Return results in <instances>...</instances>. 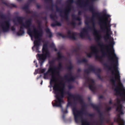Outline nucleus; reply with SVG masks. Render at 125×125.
Listing matches in <instances>:
<instances>
[{"mask_svg":"<svg viewBox=\"0 0 125 125\" xmlns=\"http://www.w3.org/2000/svg\"><path fill=\"white\" fill-rule=\"evenodd\" d=\"M111 60L113 62V64L109 68L112 73L111 81L113 83H117V85H115L114 86L115 91L116 94L120 95L122 100L125 101V88L120 81V76L118 70L117 60Z\"/></svg>","mask_w":125,"mask_h":125,"instance_id":"1","label":"nucleus"},{"mask_svg":"<svg viewBox=\"0 0 125 125\" xmlns=\"http://www.w3.org/2000/svg\"><path fill=\"white\" fill-rule=\"evenodd\" d=\"M48 73H51L52 75L51 79L50 84L52 85L54 84L53 89L54 93L56 94V99L52 103L53 106H60L63 103V101L61 98L59 97L58 94H60L61 96L64 92V86L62 84H59L56 81L54 76L55 72L52 68L50 69L48 71Z\"/></svg>","mask_w":125,"mask_h":125,"instance_id":"2","label":"nucleus"},{"mask_svg":"<svg viewBox=\"0 0 125 125\" xmlns=\"http://www.w3.org/2000/svg\"><path fill=\"white\" fill-rule=\"evenodd\" d=\"M28 33L31 36V39L34 40V46L32 48L36 49L37 50L40 44V38L41 36V34L37 32L35 29L32 31L30 30H28Z\"/></svg>","mask_w":125,"mask_h":125,"instance_id":"3","label":"nucleus"},{"mask_svg":"<svg viewBox=\"0 0 125 125\" xmlns=\"http://www.w3.org/2000/svg\"><path fill=\"white\" fill-rule=\"evenodd\" d=\"M43 54L41 55H40L38 54V55L39 57V60L40 63H43L47 56L48 55V53L46 49H45V46L44 45L42 49Z\"/></svg>","mask_w":125,"mask_h":125,"instance_id":"4","label":"nucleus"},{"mask_svg":"<svg viewBox=\"0 0 125 125\" xmlns=\"http://www.w3.org/2000/svg\"><path fill=\"white\" fill-rule=\"evenodd\" d=\"M120 101L119 99L117 100V107L116 109L117 111L119 113V114H123L125 112L124 108L120 104Z\"/></svg>","mask_w":125,"mask_h":125,"instance_id":"5","label":"nucleus"},{"mask_svg":"<svg viewBox=\"0 0 125 125\" xmlns=\"http://www.w3.org/2000/svg\"><path fill=\"white\" fill-rule=\"evenodd\" d=\"M73 111L74 116L75 120L76 122H77V121L79 116V112L76 109H73Z\"/></svg>","mask_w":125,"mask_h":125,"instance_id":"6","label":"nucleus"},{"mask_svg":"<svg viewBox=\"0 0 125 125\" xmlns=\"http://www.w3.org/2000/svg\"><path fill=\"white\" fill-rule=\"evenodd\" d=\"M110 17V15L106 14L104 16L103 18L102 22L106 26H107V18Z\"/></svg>","mask_w":125,"mask_h":125,"instance_id":"7","label":"nucleus"},{"mask_svg":"<svg viewBox=\"0 0 125 125\" xmlns=\"http://www.w3.org/2000/svg\"><path fill=\"white\" fill-rule=\"evenodd\" d=\"M117 121L119 123V125H124V121L123 119L120 117V115L118 116Z\"/></svg>","mask_w":125,"mask_h":125,"instance_id":"8","label":"nucleus"},{"mask_svg":"<svg viewBox=\"0 0 125 125\" xmlns=\"http://www.w3.org/2000/svg\"><path fill=\"white\" fill-rule=\"evenodd\" d=\"M105 38L107 39H109L110 40V45L112 46L115 43L113 41V39L110 37V36L108 34L106 35Z\"/></svg>","mask_w":125,"mask_h":125,"instance_id":"9","label":"nucleus"},{"mask_svg":"<svg viewBox=\"0 0 125 125\" xmlns=\"http://www.w3.org/2000/svg\"><path fill=\"white\" fill-rule=\"evenodd\" d=\"M94 34L96 38L98 40L99 39L101 38L100 35L98 32L96 31H94Z\"/></svg>","mask_w":125,"mask_h":125,"instance_id":"10","label":"nucleus"},{"mask_svg":"<svg viewBox=\"0 0 125 125\" xmlns=\"http://www.w3.org/2000/svg\"><path fill=\"white\" fill-rule=\"evenodd\" d=\"M91 50L92 52L94 53H95L96 49L94 47H92L91 48Z\"/></svg>","mask_w":125,"mask_h":125,"instance_id":"11","label":"nucleus"},{"mask_svg":"<svg viewBox=\"0 0 125 125\" xmlns=\"http://www.w3.org/2000/svg\"><path fill=\"white\" fill-rule=\"evenodd\" d=\"M89 87L90 89L92 90L94 87V85L93 84H92L91 85H90L89 86Z\"/></svg>","mask_w":125,"mask_h":125,"instance_id":"12","label":"nucleus"},{"mask_svg":"<svg viewBox=\"0 0 125 125\" xmlns=\"http://www.w3.org/2000/svg\"><path fill=\"white\" fill-rule=\"evenodd\" d=\"M88 123L85 121L83 122L82 123V125H87Z\"/></svg>","mask_w":125,"mask_h":125,"instance_id":"13","label":"nucleus"},{"mask_svg":"<svg viewBox=\"0 0 125 125\" xmlns=\"http://www.w3.org/2000/svg\"><path fill=\"white\" fill-rule=\"evenodd\" d=\"M45 69H42L41 70V73H43L45 71Z\"/></svg>","mask_w":125,"mask_h":125,"instance_id":"14","label":"nucleus"},{"mask_svg":"<svg viewBox=\"0 0 125 125\" xmlns=\"http://www.w3.org/2000/svg\"><path fill=\"white\" fill-rule=\"evenodd\" d=\"M46 74H44V79H46Z\"/></svg>","mask_w":125,"mask_h":125,"instance_id":"15","label":"nucleus"},{"mask_svg":"<svg viewBox=\"0 0 125 125\" xmlns=\"http://www.w3.org/2000/svg\"><path fill=\"white\" fill-rule=\"evenodd\" d=\"M34 63H35V62H36V61H34Z\"/></svg>","mask_w":125,"mask_h":125,"instance_id":"16","label":"nucleus"},{"mask_svg":"<svg viewBox=\"0 0 125 125\" xmlns=\"http://www.w3.org/2000/svg\"><path fill=\"white\" fill-rule=\"evenodd\" d=\"M35 72V73H37V70H36Z\"/></svg>","mask_w":125,"mask_h":125,"instance_id":"17","label":"nucleus"},{"mask_svg":"<svg viewBox=\"0 0 125 125\" xmlns=\"http://www.w3.org/2000/svg\"><path fill=\"white\" fill-rule=\"evenodd\" d=\"M109 30H109V29H108V31H109Z\"/></svg>","mask_w":125,"mask_h":125,"instance_id":"18","label":"nucleus"},{"mask_svg":"<svg viewBox=\"0 0 125 125\" xmlns=\"http://www.w3.org/2000/svg\"><path fill=\"white\" fill-rule=\"evenodd\" d=\"M36 67H37V65H36Z\"/></svg>","mask_w":125,"mask_h":125,"instance_id":"19","label":"nucleus"},{"mask_svg":"<svg viewBox=\"0 0 125 125\" xmlns=\"http://www.w3.org/2000/svg\"><path fill=\"white\" fill-rule=\"evenodd\" d=\"M42 84V83H41V84Z\"/></svg>","mask_w":125,"mask_h":125,"instance_id":"20","label":"nucleus"},{"mask_svg":"<svg viewBox=\"0 0 125 125\" xmlns=\"http://www.w3.org/2000/svg\"><path fill=\"white\" fill-rule=\"evenodd\" d=\"M81 37H82V36L81 35Z\"/></svg>","mask_w":125,"mask_h":125,"instance_id":"21","label":"nucleus"}]
</instances>
